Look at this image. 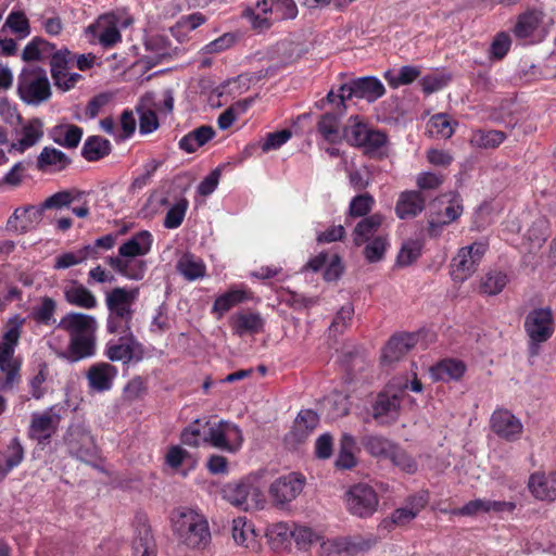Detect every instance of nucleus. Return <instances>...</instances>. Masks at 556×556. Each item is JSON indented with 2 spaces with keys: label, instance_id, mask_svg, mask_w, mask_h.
I'll use <instances>...</instances> for the list:
<instances>
[{
  "label": "nucleus",
  "instance_id": "nucleus-13",
  "mask_svg": "<svg viewBox=\"0 0 556 556\" xmlns=\"http://www.w3.org/2000/svg\"><path fill=\"white\" fill-rule=\"evenodd\" d=\"M492 431L506 441H516L522 433L521 421L509 410L500 408L493 412L490 419Z\"/></svg>",
  "mask_w": 556,
  "mask_h": 556
},
{
  "label": "nucleus",
  "instance_id": "nucleus-10",
  "mask_svg": "<svg viewBox=\"0 0 556 556\" xmlns=\"http://www.w3.org/2000/svg\"><path fill=\"white\" fill-rule=\"evenodd\" d=\"M305 478L302 475L290 472L277 478L269 486V496L274 505L285 507L298 497L303 491Z\"/></svg>",
  "mask_w": 556,
  "mask_h": 556
},
{
  "label": "nucleus",
  "instance_id": "nucleus-26",
  "mask_svg": "<svg viewBox=\"0 0 556 556\" xmlns=\"http://www.w3.org/2000/svg\"><path fill=\"white\" fill-rule=\"evenodd\" d=\"M152 235L148 230L136 232L118 248L116 257H141L151 251Z\"/></svg>",
  "mask_w": 556,
  "mask_h": 556
},
{
  "label": "nucleus",
  "instance_id": "nucleus-47",
  "mask_svg": "<svg viewBox=\"0 0 556 556\" xmlns=\"http://www.w3.org/2000/svg\"><path fill=\"white\" fill-rule=\"evenodd\" d=\"M432 372L439 380H457L464 375L465 365L460 361L444 359L432 369Z\"/></svg>",
  "mask_w": 556,
  "mask_h": 556
},
{
  "label": "nucleus",
  "instance_id": "nucleus-32",
  "mask_svg": "<svg viewBox=\"0 0 556 556\" xmlns=\"http://www.w3.org/2000/svg\"><path fill=\"white\" fill-rule=\"evenodd\" d=\"M43 136V123L39 118H33L22 126L20 138L11 148L24 152L35 146Z\"/></svg>",
  "mask_w": 556,
  "mask_h": 556
},
{
  "label": "nucleus",
  "instance_id": "nucleus-25",
  "mask_svg": "<svg viewBox=\"0 0 556 556\" xmlns=\"http://www.w3.org/2000/svg\"><path fill=\"white\" fill-rule=\"evenodd\" d=\"M108 264L119 275L130 280L143 279L147 271V262L139 257H108Z\"/></svg>",
  "mask_w": 556,
  "mask_h": 556
},
{
  "label": "nucleus",
  "instance_id": "nucleus-36",
  "mask_svg": "<svg viewBox=\"0 0 556 556\" xmlns=\"http://www.w3.org/2000/svg\"><path fill=\"white\" fill-rule=\"evenodd\" d=\"M544 14L541 11H528L520 14L513 29L517 38H529L538 30Z\"/></svg>",
  "mask_w": 556,
  "mask_h": 556
},
{
  "label": "nucleus",
  "instance_id": "nucleus-2",
  "mask_svg": "<svg viewBox=\"0 0 556 556\" xmlns=\"http://www.w3.org/2000/svg\"><path fill=\"white\" fill-rule=\"evenodd\" d=\"M350 121L353 123L344 129V137L351 146L362 148L369 157L380 159L387 155L386 132L368 128L366 124L358 121L357 116L351 117Z\"/></svg>",
  "mask_w": 556,
  "mask_h": 556
},
{
  "label": "nucleus",
  "instance_id": "nucleus-58",
  "mask_svg": "<svg viewBox=\"0 0 556 556\" xmlns=\"http://www.w3.org/2000/svg\"><path fill=\"white\" fill-rule=\"evenodd\" d=\"M244 300V292L240 290H231L218 296L213 304V313L222 317L235 305Z\"/></svg>",
  "mask_w": 556,
  "mask_h": 556
},
{
  "label": "nucleus",
  "instance_id": "nucleus-62",
  "mask_svg": "<svg viewBox=\"0 0 556 556\" xmlns=\"http://www.w3.org/2000/svg\"><path fill=\"white\" fill-rule=\"evenodd\" d=\"M204 430V424L200 419L194 420L182 430L180 435L182 444L198 447L203 442Z\"/></svg>",
  "mask_w": 556,
  "mask_h": 556
},
{
  "label": "nucleus",
  "instance_id": "nucleus-52",
  "mask_svg": "<svg viewBox=\"0 0 556 556\" xmlns=\"http://www.w3.org/2000/svg\"><path fill=\"white\" fill-rule=\"evenodd\" d=\"M419 75L420 71L417 67L405 65L399 70L397 74L392 71H387L384 78L392 88H397L402 85L412 84Z\"/></svg>",
  "mask_w": 556,
  "mask_h": 556
},
{
  "label": "nucleus",
  "instance_id": "nucleus-54",
  "mask_svg": "<svg viewBox=\"0 0 556 556\" xmlns=\"http://www.w3.org/2000/svg\"><path fill=\"white\" fill-rule=\"evenodd\" d=\"M56 309V302L49 296L41 299L39 305L31 311V318L40 325H50L54 321L53 316Z\"/></svg>",
  "mask_w": 556,
  "mask_h": 556
},
{
  "label": "nucleus",
  "instance_id": "nucleus-49",
  "mask_svg": "<svg viewBox=\"0 0 556 556\" xmlns=\"http://www.w3.org/2000/svg\"><path fill=\"white\" fill-rule=\"evenodd\" d=\"M353 316L354 306L352 303H346L341 306L328 328L330 336L337 337L342 334L351 326Z\"/></svg>",
  "mask_w": 556,
  "mask_h": 556
},
{
  "label": "nucleus",
  "instance_id": "nucleus-30",
  "mask_svg": "<svg viewBox=\"0 0 556 556\" xmlns=\"http://www.w3.org/2000/svg\"><path fill=\"white\" fill-rule=\"evenodd\" d=\"M340 109L339 102L336 112L325 113L317 123V131L330 143L340 142L342 138L340 134V119L345 114V111Z\"/></svg>",
  "mask_w": 556,
  "mask_h": 556
},
{
  "label": "nucleus",
  "instance_id": "nucleus-1",
  "mask_svg": "<svg viewBox=\"0 0 556 556\" xmlns=\"http://www.w3.org/2000/svg\"><path fill=\"white\" fill-rule=\"evenodd\" d=\"M172 521L179 544L191 549H202L211 542L208 522L202 514L190 508H179L173 513Z\"/></svg>",
  "mask_w": 556,
  "mask_h": 556
},
{
  "label": "nucleus",
  "instance_id": "nucleus-42",
  "mask_svg": "<svg viewBox=\"0 0 556 556\" xmlns=\"http://www.w3.org/2000/svg\"><path fill=\"white\" fill-rule=\"evenodd\" d=\"M132 319L134 316L125 314L124 312H117L115 309H108L106 317V331L110 334H122L132 332Z\"/></svg>",
  "mask_w": 556,
  "mask_h": 556
},
{
  "label": "nucleus",
  "instance_id": "nucleus-20",
  "mask_svg": "<svg viewBox=\"0 0 556 556\" xmlns=\"http://www.w3.org/2000/svg\"><path fill=\"white\" fill-rule=\"evenodd\" d=\"M139 296V288H124L115 287L105 293V305L108 309H115L124 312L125 314L134 316L135 309L132 306Z\"/></svg>",
  "mask_w": 556,
  "mask_h": 556
},
{
  "label": "nucleus",
  "instance_id": "nucleus-12",
  "mask_svg": "<svg viewBox=\"0 0 556 556\" xmlns=\"http://www.w3.org/2000/svg\"><path fill=\"white\" fill-rule=\"evenodd\" d=\"M525 329L532 343L547 341L554 331L553 315L549 308H538L528 314L525 320Z\"/></svg>",
  "mask_w": 556,
  "mask_h": 556
},
{
  "label": "nucleus",
  "instance_id": "nucleus-40",
  "mask_svg": "<svg viewBox=\"0 0 556 556\" xmlns=\"http://www.w3.org/2000/svg\"><path fill=\"white\" fill-rule=\"evenodd\" d=\"M358 547L346 538H336L320 544L319 556H355Z\"/></svg>",
  "mask_w": 556,
  "mask_h": 556
},
{
  "label": "nucleus",
  "instance_id": "nucleus-46",
  "mask_svg": "<svg viewBox=\"0 0 556 556\" xmlns=\"http://www.w3.org/2000/svg\"><path fill=\"white\" fill-rule=\"evenodd\" d=\"M232 538L238 545L249 546L255 540V530L245 517H238L232 520Z\"/></svg>",
  "mask_w": 556,
  "mask_h": 556
},
{
  "label": "nucleus",
  "instance_id": "nucleus-64",
  "mask_svg": "<svg viewBox=\"0 0 556 556\" xmlns=\"http://www.w3.org/2000/svg\"><path fill=\"white\" fill-rule=\"evenodd\" d=\"M389 459L407 473H414L417 470V464L414 458L397 445H395L394 450L390 454Z\"/></svg>",
  "mask_w": 556,
  "mask_h": 556
},
{
  "label": "nucleus",
  "instance_id": "nucleus-22",
  "mask_svg": "<svg viewBox=\"0 0 556 556\" xmlns=\"http://www.w3.org/2000/svg\"><path fill=\"white\" fill-rule=\"evenodd\" d=\"M426 207V198L418 190H406L399 194L395 214L400 219H412Z\"/></svg>",
  "mask_w": 556,
  "mask_h": 556
},
{
  "label": "nucleus",
  "instance_id": "nucleus-51",
  "mask_svg": "<svg viewBox=\"0 0 556 556\" xmlns=\"http://www.w3.org/2000/svg\"><path fill=\"white\" fill-rule=\"evenodd\" d=\"M508 282L507 275L498 270H490L481 282V291L488 295H496L503 291Z\"/></svg>",
  "mask_w": 556,
  "mask_h": 556
},
{
  "label": "nucleus",
  "instance_id": "nucleus-53",
  "mask_svg": "<svg viewBox=\"0 0 556 556\" xmlns=\"http://www.w3.org/2000/svg\"><path fill=\"white\" fill-rule=\"evenodd\" d=\"M9 28L12 33L16 34L20 39L27 37L30 34L29 21L23 11H12L1 29Z\"/></svg>",
  "mask_w": 556,
  "mask_h": 556
},
{
  "label": "nucleus",
  "instance_id": "nucleus-43",
  "mask_svg": "<svg viewBox=\"0 0 556 556\" xmlns=\"http://www.w3.org/2000/svg\"><path fill=\"white\" fill-rule=\"evenodd\" d=\"M177 270L187 280L193 281L195 279L204 277L205 265L203 264L202 261L197 260L193 255L185 254L177 263Z\"/></svg>",
  "mask_w": 556,
  "mask_h": 556
},
{
  "label": "nucleus",
  "instance_id": "nucleus-6",
  "mask_svg": "<svg viewBox=\"0 0 556 556\" xmlns=\"http://www.w3.org/2000/svg\"><path fill=\"white\" fill-rule=\"evenodd\" d=\"M386 92L382 83L374 76H365L357 79H352L349 83L340 86V110L346 111L345 101L352 98L365 99L368 102H374L381 98Z\"/></svg>",
  "mask_w": 556,
  "mask_h": 556
},
{
  "label": "nucleus",
  "instance_id": "nucleus-24",
  "mask_svg": "<svg viewBox=\"0 0 556 556\" xmlns=\"http://www.w3.org/2000/svg\"><path fill=\"white\" fill-rule=\"evenodd\" d=\"M401 400L397 395L379 393L372 404V417L380 424L394 421L399 417Z\"/></svg>",
  "mask_w": 556,
  "mask_h": 556
},
{
  "label": "nucleus",
  "instance_id": "nucleus-9",
  "mask_svg": "<svg viewBox=\"0 0 556 556\" xmlns=\"http://www.w3.org/2000/svg\"><path fill=\"white\" fill-rule=\"evenodd\" d=\"M346 509L356 517L367 518L378 507L379 500L376 491L368 484L358 483L351 486L344 494Z\"/></svg>",
  "mask_w": 556,
  "mask_h": 556
},
{
  "label": "nucleus",
  "instance_id": "nucleus-3",
  "mask_svg": "<svg viewBox=\"0 0 556 556\" xmlns=\"http://www.w3.org/2000/svg\"><path fill=\"white\" fill-rule=\"evenodd\" d=\"M17 92L27 104L38 105L48 101L51 87L46 70L39 66L23 68L18 76Z\"/></svg>",
  "mask_w": 556,
  "mask_h": 556
},
{
  "label": "nucleus",
  "instance_id": "nucleus-11",
  "mask_svg": "<svg viewBox=\"0 0 556 556\" xmlns=\"http://www.w3.org/2000/svg\"><path fill=\"white\" fill-rule=\"evenodd\" d=\"M70 454L89 463L97 458L98 448L90 432L81 427L71 428L66 435Z\"/></svg>",
  "mask_w": 556,
  "mask_h": 556
},
{
  "label": "nucleus",
  "instance_id": "nucleus-41",
  "mask_svg": "<svg viewBox=\"0 0 556 556\" xmlns=\"http://www.w3.org/2000/svg\"><path fill=\"white\" fill-rule=\"evenodd\" d=\"M362 444L371 456L382 458H389L390 454L392 453L396 445L389 439L377 434L364 437L362 440Z\"/></svg>",
  "mask_w": 556,
  "mask_h": 556
},
{
  "label": "nucleus",
  "instance_id": "nucleus-38",
  "mask_svg": "<svg viewBox=\"0 0 556 556\" xmlns=\"http://www.w3.org/2000/svg\"><path fill=\"white\" fill-rule=\"evenodd\" d=\"M51 139L65 148H76L83 137V129L76 125H59L52 128Z\"/></svg>",
  "mask_w": 556,
  "mask_h": 556
},
{
  "label": "nucleus",
  "instance_id": "nucleus-59",
  "mask_svg": "<svg viewBox=\"0 0 556 556\" xmlns=\"http://www.w3.org/2000/svg\"><path fill=\"white\" fill-rule=\"evenodd\" d=\"M189 202L186 198L178 200L166 213L163 225L167 229L178 228L185 218Z\"/></svg>",
  "mask_w": 556,
  "mask_h": 556
},
{
  "label": "nucleus",
  "instance_id": "nucleus-4",
  "mask_svg": "<svg viewBox=\"0 0 556 556\" xmlns=\"http://www.w3.org/2000/svg\"><path fill=\"white\" fill-rule=\"evenodd\" d=\"M204 429L203 442L215 448L233 453L242 445V431L230 421H205Z\"/></svg>",
  "mask_w": 556,
  "mask_h": 556
},
{
  "label": "nucleus",
  "instance_id": "nucleus-29",
  "mask_svg": "<svg viewBox=\"0 0 556 556\" xmlns=\"http://www.w3.org/2000/svg\"><path fill=\"white\" fill-rule=\"evenodd\" d=\"M319 417L317 413L312 409L301 410L289 432V439L295 443L305 441L313 430L318 426Z\"/></svg>",
  "mask_w": 556,
  "mask_h": 556
},
{
  "label": "nucleus",
  "instance_id": "nucleus-39",
  "mask_svg": "<svg viewBox=\"0 0 556 556\" xmlns=\"http://www.w3.org/2000/svg\"><path fill=\"white\" fill-rule=\"evenodd\" d=\"M71 163V159L61 150L45 147L37 156V168L46 170L49 166H55L58 170L66 168Z\"/></svg>",
  "mask_w": 556,
  "mask_h": 556
},
{
  "label": "nucleus",
  "instance_id": "nucleus-17",
  "mask_svg": "<svg viewBox=\"0 0 556 556\" xmlns=\"http://www.w3.org/2000/svg\"><path fill=\"white\" fill-rule=\"evenodd\" d=\"M60 419V415L53 413L52 408L43 413H34L29 426V437L39 443L48 441L56 431Z\"/></svg>",
  "mask_w": 556,
  "mask_h": 556
},
{
  "label": "nucleus",
  "instance_id": "nucleus-23",
  "mask_svg": "<svg viewBox=\"0 0 556 556\" xmlns=\"http://www.w3.org/2000/svg\"><path fill=\"white\" fill-rule=\"evenodd\" d=\"M63 295L70 305L80 308L92 309L98 305L96 295L77 280L64 285Z\"/></svg>",
  "mask_w": 556,
  "mask_h": 556
},
{
  "label": "nucleus",
  "instance_id": "nucleus-48",
  "mask_svg": "<svg viewBox=\"0 0 556 556\" xmlns=\"http://www.w3.org/2000/svg\"><path fill=\"white\" fill-rule=\"evenodd\" d=\"M24 458V448L17 438H13L8 445V454L4 463H0L1 477L7 476L13 468L18 466Z\"/></svg>",
  "mask_w": 556,
  "mask_h": 556
},
{
  "label": "nucleus",
  "instance_id": "nucleus-16",
  "mask_svg": "<svg viewBox=\"0 0 556 556\" xmlns=\"http://www.w3.org/2000/svg\"><path fill=\"white\" fill-rule=\"evenodd\" d=\"M42 206L26 205L17 207L7 222V229L14 233H26L33 230L42 218Z\"/></svg>",
  "mask_w": 556,
  "mask_h": 556
},
{
  "label": "nucleus",
  "instance_id": "nucleus-34",
  "mask_svg": "<svg viewBox=\"0 0 556 556\" xmlns=\"http://www.w3.org/2000/svg\"><path fill=\"white\" fill-rule=\"evenodd\" d=\"M215 136V130L212 126L202 125L192 131L185 135L178 142L181 150L187 153H193L199 148L203 147Z\"/></svg>",
  "mask_w": 556,
  "mask_h": 556
},
{
  "label": "nucleus",
  "instance_id": "nucleus-33",
  "mask_svg": "<svg viewBox=\"0 0 556 556\" xmlns=\"http://www.w3.org/2000/svg\"><path fill=\"white\" fill-rule=\"evenodd\" d=\"M383 216L379 213L371 214L362 218L352 232L353 242L361 247L365 242L371 240L383 223Z\"/></svg>",
  "mask_w": 556,
  "mask_h": 556
},
{
  "label": "nucleus",
  "instance_id": "nucleus-27",
  "mask_svg": "<svg viewBox=\"0 0 556 556\" xmlns=\"http://www.w3.org/2000/svg\"><path fill=\"white\" fill-rule=\"evenodd\" d=\"M530 492L541 501L556 500V471L531 475L528 483Z\"/></svg>",
  "mask_w": 556,
  "mask_h": 556
},
{
  "label": "nucleus",
  "instance_id": "nucleus-55",
  "mask_svg": "<svg viewBox=\"0 0 556 556\" xmlns=\"http://www.w3.org/2000/svg\"><path fill=\"white\" fill-rule=\"evenodd\" d=\"M132 556H155L151 530L142 527L132 543Z\"/></svg>",
  "mask_w": 556,
  "mask_h": 556
},
{
  "label": "nucleus",
  "instance_id": "nucleus-19",
  "mask_svg": "<svg viewBox=\"0 0 556 556\" xmlns=\"http://www.w3.org/2000/svg\"><path fill=\"white\" fill-rule=\"evenodd\" d=\"M224 498L233 506L249 510L256 505L258 490L250 483H228L223 489Z\"/></svg>",
  "mask_w": 556,
  "mask_h": 556
},
{
  "label": "nucleus",
  "instance_id": "nucleus-5",
  "mask_svg": "<svg viewBox=\"0 0 556 556\" xmlns=\"http://www.w3.org/2000/svg\"><path fill=\"white\" fill-rule=\"evenodd\" d=\"M433 206L444 207L430 213L428 232L431 237L439 236L442 228L458 219L464 211L463 200L458 193L438 197L433 202Z\"/></svg>",
  "mask_w": 556,
  "mask_h": 556
},
{
  "label": "nucleus",
  "instance_id": "nucleus-44",
  "mask_svg": "<svg viewBox=\"0 0 556 556\" xmlns=\"http://www.w3.org/2000/svg\"><path fill=\"white\" fill-rule=\"evenodd\" d=\"M506 139V134L502 130H482L473 131L470 142L472 146L481 149H495Z\"/></svg>",
  "mask_w": 556,
  "mask_h": 556
},
{
  "label": "nucleus",
  "instance_id": "nucleus-57",
  "mask_svg": "<svg viewBox=\"0 0 556 556\" xmlns=\"http://www.w3.org/2000/svg\"><path fill=\"white\" fill-rule=\"evenodd\" d=\"M375 205V199L368 192L357 194L352 198L349 205V215L351 217H367Z\"/></svg>",
  "mask_w": 556,
  "mask_h": 556
},
{
  "label": "nucleus",
  "instance_id": "nucleus-60",
  "mask_svg": "<svg viewBox=\"0 0 556 556\" xmlns=\"http://www.w3.org/2000/svg\"><path fill=\"white\" fill-rule=\"evenodd\" d=\"M147 51H151L154 53L153 60L151 61L152 65L157 64L163 59L169 56L168 48L169 42L162 36H151L144 42Z\"/></svg>",
  "mask_w": 556,
  "mask_h": 556
},
{
  "label": "nucleus",
  "instance_id": "nucleus-28",
  "mask_svg": "<svg viewBox=\"0 0 556 556\" xmlns=\"http://www.w3.org/2000/svg\"><path fill=\"white\" fill-rule=\"evenodd\" d=\"M256 8L264 14L270 13L271 20H293L298 15V7L293 0H260Z\"/></svg>",
  "mask_w": 556,
  "mask_h": 556
},
{
  "label": "nucleus",
  "instance_id": "nucleus-15",
  "mask_svg": "<svg viewBox=\"0 0 556 556\" xmlns=\"http://www.w3.org/2000/svg\"><path fill=\"white\" fill-rule=\"evenodd\" d=\"M97 342L96 334L71 337L66 350H56L59 358L68 363H77L81 359L92 357L96 354Z\"/></svg>",
  "mask_w": 556,
  "mask_h": 556
},
{
  "label": "nucleus",
  "instance_id": "nucleus-31",
  "mask_svg": "<svg viewBox=\"0 0 556 556\" xmlns=\"http://www.w3.org/2000/svg\"><path fill=\"white\" fill-rule=\"evenodd\" d=\"M416 342V337L410 333L391 337L383 349V361L392 363L401 359L412 348L415 346Z\"/></svg>",
  "mask_w": 556,
  "mask_h": 556
},
{
  "label": "nucleus",
  "instance_id": "nucleus-45",
  "mask_svg": "<svg viewBox=\"0 0 556 556\" xmlns=\"http://www.w3.org/2000/svg\"><path fill=\"white\" fill-rule=\"evenodd\" d=\"M264 320L258 313L239 314L235 321V332L238 336L258 333L263 331Z\"/></svg>",
  "mask_w": 556,
  "mask_h": 556
},
{
  "label": "nucleus",
  "instance_id": "nucleus-61",
  "mask_svg": "<svg viewBox=\"0 0 556 556\" xmlns=\"http://www.w3.org/2000/svg\"><path fill=\"white\" fill-rule=\"evenodd\" d=\"M421 253V243L418 240H408L403 243L396 263L399 266H409L413 264Z\"/></svg>",
  "mask_w": 556,
  "mask_h": 556
},
{
  "label": "nucleus",
  "instance_id": "nucleus-56",
  "mask_svg": "<svg viewBox=\"0 0 556 556\" xmlns=\"http://www.w3.org/2000/svg\"><path fill=\"white\" fill-rule=\"evenodd\" d=\"M364 256L368 263L380 262L388 247L387 236H376L371 240L365 242Z\"/></svg>",
  "mask_w": 556,
  "mask_h": 556
},
{
  "label": "nucleus",
  "instance_id": "nucleus-37",
  "mask_svg": "<svg viewBox=\"0 0 556 556\" xmlns=\"http://www.w3.org/2000/svg\"><path fill=\"white\" fill-rule=\"evenodd\" d=\"M153 104V93H146L141 104L137 106L139 113V130L141 134H151L159 127L156 113L151 109Z\"/></svg>",
  "mask_w": 556,
  "mask_h": 556
},
{
  "label": "nucleus",
  "instance_id": "nucleus-63",
  "mask_svg": "<svg viewBox=\"0 0 556 556\" xmlns=\"http://www.w3.org/2000/svg\"><path fill=\"white\" fill-rule=\"evenodd\" d=\"M71 53L67 49L58 50L50 59L51 75L53 80L60 81V76L67 72Z\"/></svg>",
  "mask_w": 556,
  "mask_h": 556
},
{
  "label": "nucleus",
  "instance_id": "nucleus-18",
  "mask_svg": "<svg viewBox=\"0 0 556 556\" xmlns=\"http://www.w3.org/2000/svg\"><path fill=\"white\" fill-rule=\"evenodd\" d=\"M97 327L98 324L93 316L75 312L64 315L58 324V328L67 332L70 338L96 334Z\"/></svg>",
  "mask_w": 556,
  "mask_h": 556
},
{
  "label": "nucleus",
  "instance_id": "nucleus-35",
  "mask_svg": "<svg viewBox=\"0 0 556 556\" xmlns=\"http://www.w3.org/2000/svg\"><path fill=\"white\" fill-rule=\"evenodd\" d=\"M112 151L111 142L101 136H90L84 142L81 155L89 162H96L108 156Z\"/></svg>",
  "mask_w": 556,
  "mask_h": 556
},
{
  "label": "nucleus",
  "instance_id": "nucleus-21",
  "mask_svg": "<svg viewBox=\"0 0 556 556\" xmlns=\"http://www.w3.org/2000/svg\"><path fill=\"white\" fill-rule=\"evenodd\" d=\"M86 31L98 38L99 42L105 48L112 47L122 40L113 15L100 16L96 23L87 27Z\"/></svg>",
  "mask_w": 556,
  "mask_h": 556
},
{
  "label": "nucleus",
  "instance_id": "nucleus-50",
  "mask_svg": "<svg viewBox=\"0 0 556 556\" xmlns=\"http://www.w3.org/2000/svg\"><path fill=\"white\" fill-rule=\"evenodd\" d=\"M84 192L79 190H63L47 198L41 204L43 211L50 208H62L70 206L74 201L80 199Z\"/></svg>",
  "mask_w": 556,
  "mask_h": 556
},
{
  "label": "nucleus",
  "instance_id": "nucleus-14",
  "mask_svg": "<svg viewBox=\"0 0 556 556\" xmlns=\"http://www.w3.org/2000/svg\"><path fill=\"white\" fill-rule=\"evenodd\" d=\"M117 374V368L110 363L99 362L92 364L86 371L89 390L98 393L110 391Z\"/></svg>",
  "mask_w": 556,
  "mask_h": 556
},
{
  "label": "nucleus",
  "instance_id": "nucleus-8",
  "mask_svg": "<svg viewBox=\"0 0 556 556\" xmlns=\"http://www.w3.org/2000/svg\"><path fill=\"white\" fill-rule=\"evenodd\" d=\"M104 355L111 362L128 365L143 358L144 348L132 332L122 333L118 339H112L105 344Z\"/></svg>",
  "mask_w": 556,
  "mask_h": 556
},
{
  "label": "nucleus",
  "instance_id": "nucleus-7",
  "mask_svg": "<svg viewBox=\"0 0 556 556\" xmlns=\"http://www.w3.org/2000/svg\"><path fill=\"white\" fill-rule=\"evenodd\" d=\"M486 247L483 242H473L458 250L451 263V276L454 281L463 282L476 273Z\"/></svg>",
  "mask_w": 556,
  "mask_h": 556
}]
</instances>
